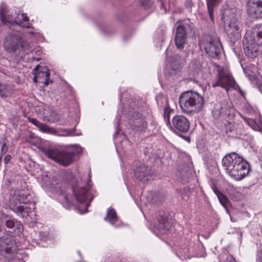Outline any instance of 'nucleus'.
<instances>
[{"mask_svg":"<svg viewBox=\"0 0 262 262\" xmlns=\"http://www.w3.org/2000/svg\"><path fill=\"white\" fill-rule=\"evenodd\" d=\"M222 166L226 173L236 181L242 180L249 171L248 163L235 152L226 155L222 159Z\"/></svg>","mask_w":262,"mask_h":262,"instance_id":"1","label":"nucleus"},{"mask_svg":"<svg viewBox=\"0 0 262 262\" xmlns=\"http://www.w3.org/2000/svg\"><path fill=\"white\" fill-rule=\"evenodd\" d=\"M73 133V132L70 130L65 129V130H62V134H61V135H62V136H70V135H72Z\"/></svg>","mask_w":262,"mask_h":262,"instance_id":"40","label":"nucleus"},{"mask_svg":"<svg viewBox=\"0 0 262 262\" xmlns=\"http://www.w3.org/2000/svg\"><path fill=\"white\" fill-rule=\"evenodd\" d=\"M5 225L9 229L10 232L15 235H19L23 231L22 224L15 219H6L5 221Z\"/></svg>","mask_w":262,"mask_h":262,"instance_id":"18","label":"nucleus"},{"mask_svg":"<svg viewBox=\"0 0 262 262\" xmlns=\"http://www.w3.org/2000/svg\"><path fill=\"white\" fill-rule=\"evenodd\" d=\"M16 40L15 42L12 40L9 43H4V46L8 52L15 54L18 58H23L24 55L28 54L32 51V47L27 42L17 38H16Z\"/></svg>","mask_w":262,"mask_h":262,"instance_id":"8","label":"nucleus"},{"mask_svg":"<svg viewBox=\"0 0 262 262\" xmlns=\"http://www.w3.org/2000/svg\"><path fill=\"white\" fill-rule=\"evenodd\" d=\"M118 220L116 211L113 208L107 209L106 217L104 218L105 221H108L112 225H114Z\"/></svg>","mask_w":262,"mask_h":262,"instance_id":"29","label":"nucleus"},{"mask_svg":"<svg viewBox=\"0 0 262 262\" xmlns=\"http://www.w3.org/2000/svg\"><path fill=\"white\" fill-rule=\"evenodd\" d=\"M187 38L186 28L184 25H179L176 29L175 43L179 49H183L186 43Z\"/></svg>","mask_w":262,"mask_h":262,"instance_id":"16","label":"nucleus"},{"mask_svg":"<svg viewBox=\"0 0 262 262\" xmlns=\"http://www.w3.org/2000/svg\"><path fill=\"white\" fill-rule=\"evenodd\" d=\"M43 153L48 158L63 166H67L72 163L75 156V153L72 150H60L56 148L45 149Z\"/></svg>","mask_w":262,"mask_h":262,"instance_id":"6","label":"nucleus"},{"mask_svg":"<svg viewBox=\"0 0 262 262\" xmlns=\"http://www.w3.org/2000/svg\"><path fill=\"white\" fill-rule=\"evenodd\" d=\"M91 186V180L88 181L87 186L81 187H73V191L75 197L79 202L82 203L84 202L88 199L89 195V189Z\"/></svg>","mask_w":262,"mask_h":262,"instance_id":"17","label":"nucleus"},{"mask_svg":"<svg viewBox=\"0 0 262 262\" xmlns=\"http://www.w3.org/2000/svg\"><path fill=\"white\" fill-rule=\"evenodd\" d=\"M244 72L254 86L262 92V77L258 76L257 67H242Z\"/></svg>","mask_w":262,"mask_h":262,"instance_id":"11","label":"nucleus"},{"mask_svg":"<svg viewBox=\"0 0 262 262\" xmlns=\"http://www.w3.org/2000/svg\"><path fill=\"white\" fill-rule=\"evenodd\" d=\"M0 19L4 24H15V17L10 14L6 5L2 4L0 8Z\"/></svg>","mask_w":262,"mask_h":262,"instance_id":"20","label":"nucleus"},{"mask_svg":"<svg viewBox=\"0 0 262 262\" xmlns=\"http://www.w3.org/2000/svg\"><path fill=\"white\" fill-rule=\"evenodd\" d=\"M221 3V0H207L208 11L210 18L213 21V9L214 7L217 6Z\"/></svg>","mask_w":262,"mask_h":262,"instance_id":"30","label":"nucleus"},{"mask_svg":"<svg viewBox=\"0 0 262 262\" xmlns=\"http://www.w3.org/2000/svg\"><path fill=\"white\" fill-rule=\"evenodd\" d=\"M247 11L254 18H262V0H248Z\"/></svg>","mask_w":262,"mask_h":262,"instance_id":"14","label":"nucleus"},{"mask_svg":"<svg viewBox=\"0 0 262 262\" xmlns=\"http://www.w3.org/2000/svg\"><path fill=\"white\" fill-rule=\"evenodd\" d=\"M173 129L182 133H187L190 128V122L188 119L183 115H176L172 119Z\"/></svg>","mask_w":262,"mask_h":262,"instance_id":"15","label":"nucleus"},{"mask_svg":"<svg viewBox=\"0 0 262 262\" xmlns=\"http://www.w3.org/2000/svg\"><path fill=\"white\" fill-rule=\"evenodd\" d=\"M251 36L257 41L258 43L262 46V24H257L253 28Z\"/></svg>","mask_w":262,"mask_h":262,"instance_id":"25","label":"nucleus"},{"mask_svg":"<svg viewBox=\"0 0 262 262\" xmlns=\"http://www.w3.org/2000/svg\"><path fill=\"white\" fill-rule=\"evenodd\" d=\"M204 99L202 96L194 91L183 92L179 97V104L182 111L186 114L193 115L203 108Z\"/></svg>","mask_w":262,"mask_h":262,"instance_id":"3","label":"nucleus"},{"mask_svg":"<svg viewBox=\"0 0 262 262\" xmlns=\"http://www.w3.org/2000/svg\"><path fill=\"white\" fill-rule=\"evenodd\" d=\"M242 124L234 123H230L227 126L226 133L231 132L235 133L236 135H241L242 134Z\"/></svg>","mask_w":262,"mask_h":262,"instance_id":"28","label":"nucleus"},{"mask_svg":"<svg viewBox=\"0 0 262 262\" xmlns=\"http://www.w3.org/2000/svg\"><path fill=\"white\" fill-rule=\"evenodd\" d=\"M15 24L19 25L20 26L29 28V23H28V18L26 14L23 13H18L17 16L15 17Z\"/></svg>","mask_w":262,"mask_h":262,"instance_id":"26","label":"nucleus"},{"mask_svg":"<svg viewBox=\"0 0 262 262\" xmlns=\"http://www.w3.org/2000/svg\"><path fill=\"white\" fill-rule=\"evenodd\" d=\"M236 15L234 9H227L225 10L222 17L224 23L225 32L231 47L239 45L241 38L239 23Z\"/></svg>","mask_w":262,"mask_h":262,"instance_id":"2","label":"nucleus"},{"mask_svg":"<svg viewBox=\"0 0 262 262\" xmlns=\"http://www.w3.org/2000/svg\"><path fill=\"white\" fill-rule=\"evenodd\" d=\"M28 119L31 123L36 126L40 132L53 135H59L55 128L42 123L35 118H28Z\"/></svg>","mask_w":262,"mask_h":262,"instance_id":"19","label":"nucleus"},{"mask_svg":"<svg viewBox=\"0 0 262 262\" xmlns=\"http://www.w3.org/2000/svg\"><path fill=\"white\" fill-rule=\"evenodd\" d=\"M217 68L216 81L212 83V86L213 88L220 86L228 92L229 89L234 87L235 81L226 67Z\"/></svg>","mask_w":262,"mask_h":262,"instance_id":"7","label":"nucleus"},{"mask_svg":"<svg viewBox=\"0 0 262 262\" xmlns=\"http://www.w3.org/2000/svg\"><path fill=\"white\" fill-rule=\"evenodd\" d=\"M17 251V246L15 240L11 238H6L0 240V253L9 259L12 258V255Z\"/></svg>","mask_w":262,"mask_h":262,"instance_id":"10","label":"nucleus"},{"mask_svg":"<svg viewBox=\"0 0 262 262\" xmlns=\"http://www.w3.org/2000/svg\"><path fill=\"white\" fill-rule=\"evenodd\" d=\"M4 155H2L1 154H0V165L1 164V162H2V158H3V156Z\"/></svg>","mask_w":262,"mask_h":262,"instance_id":"46","label":"nucleus"},{"mask_svg":"<svg viewBox=\"0 0 262 262\" xmlns=\"http://www.w3.org/2000/svg\"><path fill=\"white\" fill-rule=\"evenodd\" d=\"M164 101L165 102V105L164 108V118L166 121V124L168 126H171L170 122V116L172 110L170 108L169 105L168 103V100L166 98H163Z\"/></svg>","mask_w":262,"mask_h":262,"instance_id":"27","label":"nucleus"},{"mask_svg":"<svg viewBox=\"0 0 262 262\" xmlns=\"http://www.w3.org/2000/svg\"><path fill=\"white\" fill-rule=\"evenodd\" d=\"M34 72V79L48 78L50 76V71L47 67H35Z\"/></svg>","mask_w":262,"mask_h":262,"instance_id":"23","label":"nucleus"},{"mask_svg":"<svg viewBox=\"0 0 262 262\" xmlns=\"http://www.w3.org/2000/svg\"><path fill=\"white\" fill-rule=\"evenodd\" d=\"M164 201V198L160 193H155L152 198L151 203L154 204L159 205Z\"/></svg>","mask_w":262,"mask_h":262,"instance_id":"34","label":"nucleus"},{"mask_svg":"<svg viewBox=\"0 0 262 262\" xmlns=\"http://www.w3.org/2000/svg\"><path fill=\"white\" fill-rule=\"evenodd\" d=\"M134 174L136 179L145 183L150 181L152 177V171L150 167L142 163H137L136 168L134 170Z\"/></svg>","mask_w":262,"mask_h":262,"instance_id":"12","label":"nucleus"},{"mask_svg":"<svg viewBox=\"0 0 262 262\" xmlns=\"http://www.w3.org/2000/svg\"><path fill=\"white\" fill-rule=\"evenodd\" d=\"M58 116L56 113L54 112H52L50 116L46 119L47 121L50 123H55L58 121Z\"/></svg>","mask_w":262,"mask_h":262,"instance_id":"36","label":"nucleus"},{"mask_svg":"<svg viewBox=\"0 0 262 262\" xmlns=\"http://www.w3.org/2000/svg\"><path fill=\"white\" fill-rule=\"evenodd\" d=\"M8 150V147L7 146L6 142H5V139L4 140V141L2 143L1 148V151L0 154L2 155H4L7 152Z\"/></svg>","mask_w":262,"mask_h":262,"instance_id":"38","label":"nucleus"},{"mask_svg":"<svg viewBox=\"0 0 262 262\" xmlns=\"http://www.w3.org/2000/svg\"><path fill=\"white\" fill-rule=\"evenodd\" d=\"M225 262H235L234 258L231 255H228Z\"/></svg>","mask_w":262,"mask_h":262,"instance_id":"42","label":"nucleus"},{"mask_svg":"<svg viewBox=\"0 0 262 262\" xmlns=\"http://www.w3.org/2000/svg\"><path fill=\"white\" fill-rule=\"evenodd\" d=\"M241 66H243V63L242 62H240Z\"/></svg>","mask_w":262,"mask_h":262,"instance_id":"48","label":"nucleus"},{"mask_svg":"<svg viewBox=\"0 0 262 262\" xmlns=\"http://www.w3.org/2000/svg\"><path fill=\"white\" fill-rule=\"evenodd\" d=\"M50 79H49V77H48V78H46L45 79V81H43L44 84L45 86H47L48 85L49 82H50Z\"/></svg>","mask_w":262,"mask_h":262,"instance_id":"45","label":"nucleus"},{"mask_svg":"<svg viewBox=\"0 0 262 262\" xmlns=\"http://www.w3.org/2000/svg\"><path fill=\"white\" fill-rule=\"evenodd\" d=\"M212 189L214 193L216 195V196L218 197V196H220L223 193H222L217 188L215 187H213Z\"/></svg>","mask_w":262,"mask_h":262,"instance_id":"43","label":"nucleus"},{"mask_svg":"<svg viewBox=\"0 0 262 262\" xmlns=\"http://www.w3.org/2000/svg\"><path fill=\"white\" fill-rule=\"evenodd\" d=\"M158 1L160 3L161 8L163 9L164 10H165L166 8L165 7V2L166 1V0H158Z\"/></svg>","mask_w":262,"mask_h":262,"instance_id":"44","label":"nucleus"},{"mask_svg":"<svg viewBox=\"0 0 262 262\" xmlns=\"http://www.w3.org/2000/svg\"><path fill=\"white\" fill-rule=\"evenodd\" d=\"M11 159V156L10 155H7L4 159V163L5 164H7L10 161Z\"/></svg>","mask_w":262,"mask_h":262,"instance_id":"41","label":"nucleus"},{"mask_svg":"<svg viewBox=\"0 0 262 262\" xmlns=\"http://www.w3.org/2000/svg\"><path fill=\"white\" fill-rule=\"evenodd\" d=\"M212 114L215 119H223L227 115L226 108L221 104H217L212 110Z\"/></svg>","mask_w":262,"mask_h":262,"instance_id":"22","label":"nucleus"},{"mask_svg":"<svg viewBox=\"0 0 262 262\" xmlns=\"http://www.w3.org/2000/svg\"><path fill=\"white\" fill-rule=\"evenodd\" d=\"M28 193L23 189H12L10 192L9 207L11 210L22 217L28 215L31 208L20 204H26L28 201Z\"/></svg>","mask_w":262,"mask_h":262,"instance_id":"4","label":"nucleus"},{"mask_svg":"<svg viewBox=\"0 0 262 262\" xmlns=\"http://www.w3.org/2000/svg\"><path fill=\"white\" fill-rule=\"evenodd\" d=\"M141 3H142V5L145 7V8H148L150 7L153 3L154 0H140Z\"/></svg>","mask_w":262,"mask_h":262,"instance_id":"37","label":"nucleus"},{"mask_svg":"<svg viewBox=\"0 0 262 262\" xmlns=\"http://www.w3.org/2000/svg\"><path fill=\"white\" fill-rule=\"evenodd\" d=\"M188 55V52H182L180 54H174L171 57V58L168 60L171 63L178 64L179 65L183 64L186 61Z\"/></svg>","mask_w":262,"mask_h":262,"instance_id":"24","label":"nucleus"},{"mask_svg":"<svg viewBox=\"0 0 262 262\" xmlns=\"http://www.w3.org/2000/svg\"><path fill=\"white\" fill-rule=\"evenodd\" d=\"M259 46L261 45L258 43L257 41L250 35L244 38V51L245 55L249 58H253L257 56Z\"/></svg>","mask_w":262,"mask_h":262,"instance_id":"9","label":"nucleus"},{"mask_svg":"<svg viewBox=\"0 0 262 262\" xmlns=\"http://www.w3.org/2000/svg\"><path fill=\"white\" fill-rule=\"evenodd\" d=\"M242 118L244 120L245 122L253 129L257 130L259 128V126L256 123L255 120L251 118H247L244 116H242Z\"/></svg>","mask_w":262,"mask_h":262,"instance_id":"32","label":"nucleus"},{"mask_svg":"<svg viewBox=\"0 0 262 262\" xmlns=\"http://www.w3.org/2000/svg\"><path fill=\"white\" fill-rule=\"evenodd\" d=\"M33 80H34V81L35 82H37V79H34V78H33Z\"/></svg>","mask_w":262,"mask_h":262,"instance_id":"47","label":"nucleus"},{"mask_svg":"<svg viewBox=\"0 0 262 262\" xmlns=\"http://www.w3.org/2000/svg\"><path fill=\"white\" fill-rule=\"evenodd\" d=\"M147 127V123L145 118L140 116L133 121V128L138 132H145Z\"/></svg>","mask_w":262,"mask_h":262,"instance_id":"21","label":"nucleus"},{"mask_svg":"<svg viewBox=\"0 0 262 262\" xmlns=\"http://www.w3.org/2000/svg\"><path fill=\"white\" fill-rule=\"evenodd\" d=\"M200 47L209 57L214 59L219 58L222 49L219 37L215 33L204 34Z\"/></svg>","mask_w":262,"mask_h":262,"instance_id":"5","label":"nucleus"},{"mask_svg":"<svg viewBox=\"0 0 262 262\" xmlns=\"http://www.w3.org/2000/svg\"><path fill=\"white\" fill-rule=\"evenodd\" d=\"M192 64L193 66H202L205 64V62L203 60V55H201L198 57L197 58L194 59L192 60Z\"/></svg>","mask_w":262,"mask_h":262,"instance_id":"35","label":"nucleus"},{"mask_svg":"<svg viewBox=\"0 0 262 262\" xmlns=\"http://www.w3.org/2000/svg\"><path fill=\"white\" fill-rule=\"evenodd\" d=\"M11 94L9 86L3 83L0 82V96L2 98H6Z\"/></svg>","mask_w":262,"mask_h":262,"instance_id":"31","label":"nucleus"},{"mask_svg":"<svg viewBox=\"0 0 262 262\" xmlns=\"http://www.w3.org/2000/svg\"><path fill=\"white\" fill-rule=\"evenodd\" d=\"M154 227L162 234L166 233L171 227L168 214L164 211H160L154 222Z\"/></svg>","mask_w":262,"mask_h":262,"instance_id":"13","label":"nucleus"},{"mask_svg":"<svg viewBox=\"0 0 262 262\" xmlns=\"http://www.w3.org/2000/svg\"><path fill=\"white\" fill-rule=\"evenodd\" d=\"M185 6L186 9L190 11L192 7L193 6V3L192 0H186L185 2Z\"/></svg>","mask_w":262,"mask_h":262,"instance_id":"39","label":"nucleus"},{"mask_svg":"<svg viewBox=\"0 0 262 262\" xmlns=\"http://www.w3.org/2000/svg\"><path fill=\"white\" fill-rule=\"evenodd\" d=\"M217 198L222 206L227 209L230 205V202L227 196L223 193L218 196Z\"/></svg>","mask_w":262,"mask_h":262,"instance_id":"33","label":"nucleus"}]
</instances>
